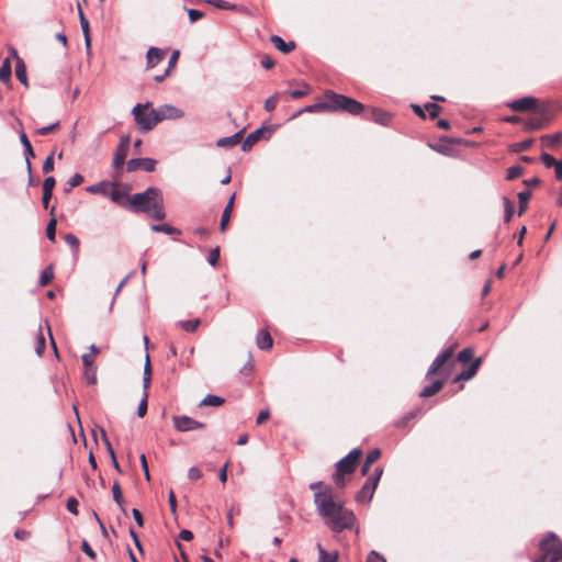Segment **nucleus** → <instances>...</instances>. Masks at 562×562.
<instances>
[{
    "label": "nucleus",
    "mask_w": 562,
    "mask_h": 562,
    "mask_svg": "<svg viewBox=\"0 0 562 562\" xmlns=\"http://www.w3.org/2000/svg\"><path fill=\"white\" fill-rule=\"evenodd\" d=\"M314 505L318 515L334 532L350 529L356 522L355 514L346 508L342 502L336 501L334 494L329 495L328 491L317 493L314 497Z\"/></svg>",
    "instance_id": "obj_1"
},
{
    "label": "nucleus",
    "mask_w": 562,
    "mask_h": 562,
    "mask_svg": "<svg viewBox=\"0 0 562 562\" xmlns=\"http://www.w3.org/2000/svg\"><path fill=\"white\" fill-rule=\"evenodd\" d=\"M130 205L133 211L147 213L156 220H164L166 216L161 193L156 188H148L145 192L133 194L130 198Z\"/></svg>",
    "instance_id": "obj_2"
},
{
    "label": "nucleus",
    "mask_w": 562,
    "mask_h": 562,
    "mask_svg": "<svg viewBox=\"0 0 562 562\" xmlns=\"http://www.w3.org/2000/svg\"><path fill=\"white\" fill-rule=\"evenodd\" d=\"M541 554L533 562H562V541L549 533L540 543Z\"/></svg>",
    "instance_id": "obj_3"
},
{
    "label": "nucleus",
    "mask_w": 562,
    "mask_h": 562,
    "mask_svg": "<svg viewBox=\"0 0 562 562\" xmlns=\"http://www.w3.org/2000/svg\"><path fill=\"white\" fill-rule=\"evenodd\" d=\"M361 456L362 451L359 448H356L337 462L336 473L334 474V482L339 487H344L346 485L345 474H350L356 470Z\"/></svg>",
    "instance_id": "obj_4"
},
{
    "label": "nucleus",
    "mask_w": 562,
    "mask_h": 562,
    "mask_svg": "<svg viewBox=\"0 0 562 562\" xmlns=\"http://www.w3.org/2000/svg\"><path fill=\"white\" fill-rule=\"evenodd\" d=\"M148 106L149 103L136 104L132 110V114L135 117L139 131L142 132H149L159 123L155 109H151L149 112H145V109Z\"/></svg>",
    "instance_id": "obj_5"
},
{
    "label": "nucleus",
    "mask_w": 562,
    "mask_h": 562,
    "mask_svg": "<svg viewBox=\"0 0 562 562\" xmlns=\"http://www.w3.org/2000/svg\"><path fill=\"white\" fill-rule=\"evenodd\" d=\"M382 473H383V469L378 467L375 470H374V473L373 475H371L367 481L366 483L363 484V486L361 487V490L357 493L356 495V501L358 503H370L373 495H374V492L378 487V484H379V481L382 476Z\"/></svg>",
    "instance_id": "obj_6"
},
{
    "label": "nucleus",
    "mask_w": 562,
    "mask_h": 562,
    "mask_svg": "<svg viewBox=\"0 0 562 562\" xmlns=\"http://www.w3.org/2000/svg\"><path fill=\"white\" fill-rule=\"evenodd\" d=\"M155 110L159 122L166 120H179L184 116L183 110L171 104H162Z\"/></svg>",
    "instance_id": "obj_7"
},
{
    "label": "nucleus",
    "mask_w": 562,
    "mask_h": 562,
    "mask_svg": "<svg viewBox=\"0 0 562 562\" xmlns=\"http://www.w3.org/2000/svg\"><path fill=\"white\" fill-rule=\"evenodd\" d=\"M173 426L179 431H190L194 429H201L204 427V424L189 416H173L172 417Z\"/></svg>",
    "instance_id": "obj_8"
},
{
    "label": "nucleus",
    "mask_w": 562,
    "mask_h": 562,
    "mask_svg": "<svg viewBox=\"0 0 562 562\" xmlns=\"http://www.w3.org/2000/svg\"><path fill=\"white\" fill-rule=\"evenodd\" d=\"M453 350H454V346H450L449 348H447L443 351H441L436 357L434 362L430 364V367H429V369L427 371V376L438 373L440 371V369L443 367V364L448 360H450V358L452 357Z\"/></svg>",
    "instance_id": "obj_9"
},
{
    "label": "nucleus",
    "mask_w": 562,
    "mask_h": 562,
    "mask_svg": "<svg viewBox=\"0 0 562 562\" xmlns=\"http://www.w3.org/2000/svg\"><path fill=\"white\" fill-rule=\"evenodd\" d=\"M157 161L153 158H134L127 161V171H136L142 168L147 172H151L156 168Z\"/></svg>",
    "instance_id": "obj_10"
},
{
    "label": "nucleus",
    "mask_w": 562,
    "mask_h": 562,
    "mask_svg": "<svg viewBox=\"0 0 562 562\" xmlns=\"http://www.w3.org/2000/svg\"><path fill=\"white\" fill-rule=\"evenodd\" d=\"M538 104V101L533 97H524L518 100H514L507 104L513 111L525 112L533 110Z\"/></svg>",
    "instance_id": "obj_11"
},
{
    "label": "nucleus",
    "mask_w": 562,
    "mask_h": 562,
    "mask_svg": "<svg viewBox=\"0 0 562 562\" xmlns=\"http://www.w3.org/2000/svg\"><path fill=\"white\" fill-rule=\"evenodd\" d=\"M325 97H326V101H323V104L327 105L329 108V109H325L324 110L325 112H336V111L342 110L344 102L341 99H346V95L337 94L331 91H327L325 93Z\"/></svg>",
    "instance_id": "obj_12"
},
{
    "label": "nucleus",
    "mask_w": 562,
    "mask_h": 562,
    "mask_svg": "<svg viewBox=\"0 0 562 562\" xmlns=\"http://www.w3.org/2000/svg\"><path fill=\"white\" fill-rule=\"evenodd\" d=\"M78 14H79V21H80V27L83 34L85 38V46L87 54H91V36H90V25L88 19L85 16L80 5L78 7Z\"/></svg>",
    "instance_id": "obj_13"
},
{
    "label": "nucleus",
    "mask_w": 562,
    "mask_h": 562,
    "mask_svg": "<svg viewBox=\"0 0 562 562\" xmlns=\"http://www.w3.org/2000/svg\"><path fill=\"white\" fill-rule=\"evenodd\" d=\"M341 100L344 102L341 111L348 112L352 115H358L363 111V104L356 101L355 99L346 97V99Z\"/></svg>",
    "instance_id": "obj_14"
},
{
    "label": "nucleus",
    "mask_w": 562,
    "mask_h": 562,
    "mask_svg": "<svg viewBox=\"0 0 562 562\" xmlns=\"http://www.w3.org/2000/svg\"><path fill=\"white\" fill-rule=\"evenodd\" d=\"M164 50L156 47H150L146 55L147 67L154 68L158 63H160L164 59Z\"/></svg>",
    "instance_id": "obj_15"
},
{
    "label": "nucleus",
    "mask_w": 562,
    "mask_h": 562,
    "mask_svg": "<svg viewBox=\"0 0 562 562\" xmlns=\"http://www.w3.org/2000/svg\"><path fill=\"white\" fill-rule=\"evenodd\" d=\"M480 364H481V358H476V359H474V360L472 361V363H471L470 368H468L467 370H464V371H462L461 373H459V374L453 379V381H454V382H458V381H461V380H470V379H472V378L475 375V373H476V371H477V369H479Z\"/></svg>",
    "instance_id": "obj_16"
},
{
    "label": "nucleus",
    "mask_w": 562,
    "mask_h": 562,
    "mask_svg": "<svg viewBox=\"0 0 562 562\" xmlns=\"http://www.w3.org/2000/svg\"><path fill=\"white\" fill-rule=\"evenodd\" d=\"M271 42L282 53L288 54L295 48L294 42H284L280 36L272 35Z\"/></svg>",
    "instance_id": "obj_17"
},
{
    "label": "nucleus",
    "mask_w": 562,
    "mask_h": 562,
    "mask_svg": "<svg viewBox=\"0 0 562 562\" xmlns=\"http://www.w3.org/2000/svg\"><path fill=\"white\" fill-rule=\"evenodd\" d=\"M256 344L259 349L267 350L273 345V340L268 331L261 330L257 335Z\"/></svg>",
    "instance_id": "obj_18"
},
{
    "label": "nucleus",
    "mask_w": 562,
    "mask_h": 562,
    "mask_svg": "<svg viewBox=\"0 0 562 562\" xmlns=\"http://www.w3.org/2000/svg\"><path fill=\"white\" fill-rule=\"evenodd\" d=\"M234 199H235V194H233L231 196L228 203L226 204V206H225V209L223 211L221 223H220V229L222 232H224L226 229V226H227V224L229 222L232 210H233V204H234Z\"/></svg>",
    "instance_id": "obj_19"
},
{
    "label": "nucleus",
    "mask_w": 562,
    "mask_h": 562,
    "mask_svg": "<svg viewBox=\"0 0 562 562\" xmlns=\"http://www.w3.org/2000/svg\"><path fill=\"white\" fill-rule=\"evenodd\" d=\"M15 76L23 86H29L26 77V66L22 58H18V63H15Z\"/></svg>",
    "instance_id": "obj_20"
},
{
    "label": "nucleus",
    "mask_w": 562,
    "mask_h": 562,
    "mask_svg": "<svg viewBox=\"0 0 562 562\" xmlns=\"http://www.w3.org/2000/svg\"><path fill=\"white\" fill-rule=\"evenodd\" d=\"M380 456L381 451L379 449H373L367 454L364 464L361 469L362 475H367L369 473L370 465L374 463L380 458Z\"/></svg>",
    "instance_id": "obj_21"
},
{
    "label": "nucleus",
    "mask_w": 562,
    "mask_h": 562,
    "mask_svg": "<svg viewBox=\"0 0 562 562\" xmlns=\"http://www.w3.org/2000/svg\"><path fill=\"white\" fill-rule=\"evenodd\" d=\"M112 496H113L114 502L121 508V510L125 512V502H124L121 486L117 481H115L112 485Z\"/></svg>",
    "instance_id": "obj_22"
},
{
    "label": "nucleus",
    "mask_w": 562,
    "mask_h": 562,
    "mask_svg": "<svg viewBox=\"0 0 562 562\" xmlns=\"http://www.w3.org/2000/svg\"><path fill=\"white\" fill-rule=\"evenodd\" d=\"M372 120L378 124L387 125L391 122V114L379 109H373Z\"/></svg>",
    "instance_id": "obj_23"
},
{
    "label": "nucleus",
    "mask_w": 562,
    "mask_h": 562,
    "mask_svg": "<svg viewBox=\"0 0 562 562\" xmlns=\"http://www.w3.org/2000/svg\"><path fill=\"white\" fill-rule=\"evenodd\" d=\"M318 549V562H337L338 553L337 552H327L322 548L321 544H317Z\"/></svg>",
    "instance_id": "obj_24"
},
{
    "label": "nucleus",
    "mask_w": 562,
    "mask_h": 562,
    "mask_svg": "<svg viewBox=\"0 0 562 562\" xmlns=\"http://www.w3.org/2000/svg\"><path fill=\"white\" fill-rule=\"evenodd\" d=\"M442 385H443L442 381H435L430 385L425 386L420 391V396H423V397L431 396V395L436 394L437 392H439L441 390Z\"/></svg>",
    "instance_id": "obj_25"
},
{
    "label": "nucleus",
    "mask_w": 562,
    "mask_h": 562,
    "mask_svg": "<svg viewBox=\"0 0 562 562\" xmlns=\"http://www.w3.org/2000/svg\"><path fill=\"white\" fill-rule=\"evenodd\" d=\"M151 379V366L148 353L145 357L144 364V376H143V389L148 390Z\"/></svg>",
    "instance_id": "obj_26"
},
{
    "label": "nucleus",
    "mask_w": 562,
    "mask_h": 562,
    "mask_svg": "<svg viewBox=\"0 0 562 562\" xmlns=\"http://www.w3.org/2000/svg\"><path fill=\"white\" fill-rule=\"evenodd\" d=\"M224 403V398L217 395H206L200 403L201 406H221Z\"/></svg>",
    "instance_id": "obj_27"
},
{
    "label": "nucleus",
    "mask_w": 562,
    "mask_h": 562,
    "mask_svg": "<svg viewBox=\"0 0 562 562\" xmlns=\"http://www.w3.org/2000/svg\"><path fill=\"white\" fill-rule=\"evenodd\" d=\"M260 135H261V128L259 130H256L255 132L250 133L246 139L244 140L243 145H241V148L243 150H247L248 148H250L255 143L258 142V139L260 138Z\"/></svg>",
    "instance_id": "obj_28"
},
{
    "label": "nucleus",
    "mask_w": 562,
    "mask_h": 562,
    "mask_svg": "<svg viewBox=\"0 0 562 562\" xmlns=\"http://www.w3.org/2000/svg\"><path fill=\"white\" fill-rule=\"evenodd\" d=\"M127 156V150L124 147H117L114 157H113V166L115 168H120L123 166L125 158Z\"/></svg>",
    "instance_id": "obj_29"
},
{
    "label": "nucleus",
    "mask_w": 562,
    "mask_h": 562,
    "mask_svg": "<svg viewBox=\"0 0 562 562\" xmlns=\"http://www.w3.org/2000/svg\"><path fill=\"white\" fill-rule=\"evenodd\" d=\"M200 323H201L200 318L189 319V321H180L179 326L186 331L193 333L198 329Z\"/></svg>",
    "instance_id": "obj_30"
},
{
    "label": "nucleus",
    "mask_w": 562,
    "mask_h": 562,
    "mask_svg": "<svg viewBox=\"0 0 562 562\" xmlns=\"http://www.w3.org/2000/svg\"><path fill=\"white\" fill-rule=\"evenodd\" d=\"M11 78V61L9 58L4 59L2 67L0 68V80L8 82Z\"/></svg>",
    "instance_id": "obj_31"
},
{
    "label": "nucleus",
    "mask_w": 562,
    "mask_h": 562,
    "mask_svg": "<svg viewBox=\"0 0 562 562\" xmlns=\"http://www.w3.org/2000/svg\"><path fill=\"white\" fill-rule=\"evenodd\" d=\"M239 142V134L236 133L233 136L222 137L217 140L218 147H233Z\"/></svg>",
    "instance_id": "obj_32"
},
{
    "label": "nucleus",
    "mask_w": 562,
    "mask_h": 562,
    "mask_svg": "<svg viewBox=\"0 0 562 562\" xmlns=\"http://www.w3.org/2000/svg\"><path fill=\"white\" fill-rule=\"evenodd\" d=\"M530 196H531L530 191H521L518 193V200H519L518 215H521L526 211Z\"/></svg>",
    "instance_id": "obj_33"
},
{
    "label": "nucleus",
    "mask_w": 562,
    "mask_h": 562,
    "mask_svg": "<svg viewBox=\"0 0 562 562\" xmlns=\"http://www.w3.org/2000/svg\"><path fill=\"white\" fill-rule=\"evenodd\" d=\"M325 109H329V108L327 105H324L323 102H318L315 104L307 105L304 109L300 110L297 113H295L293 115V117H295L296 115H299L303 112H307V113L325 112L324 111Z\"/></svg>",
    "instance_id": "obj_34"
},
{
    "label": "nucleus",
    "mask_w": 562,
    "mask_h": 562,
    "mask_svg": "<svg viewBox=\"0 0 562 562\" xmlns=\"http://www.w3.org/2000/svg\"><path fill=\"white\" fill-rule=\"evenodd\" d=\"M310 488L314 492V496L317 494V493H325L329 492V495H333V488L329 486V485H326L324 484L323 482L318 481V482H313L310 484Z\"/></svg>",
    "instance_id": "obj_35"
},
{
    "label": "nucleus",
    "mask_w": 562,
    "mask_h": 562,
    "mask_svg": "<svg viewBox=\"0 0 562 562\" xmlns=\"http://www.w3.org/2000/svg\"><path fill=\"white\" fill-rule=\"evenodd\" d=\"M562 139V134L544 135L541 137V142L546 146H557Z\"/></svg>",
    "instance_id": "obj_36"
},
{
    "label": "nucleus",
    "mask_w": 562,
    "mask_h": 562,
    "mask_svg": "<svg viewBox=\"0 0 562 562\" xmlns=\"http://www.w3.org/2000/svg\"><path fill=\"white\" fill-rule=\"evenodd\" d=\"M83 379L89 384L97 383V367L85 368L83 370Z\"/></svg>",
    "instance_id": "obj_37"
},
{
    "label": "nucleus",
    "mask_w": 562,
    "mask_h": 562,
    "mask_svg": "<svg viewBox=\"0 0 562 562\" xmlns=\"http://www.w3.org/2000/svg\"><path fill=\"white\" fill-rule=\"evenodd\" d=\"M206 3L209 4H212L214 7H216L217 9H221V10H235L236 9V5L233 4V3H229L225 0H205Z\"/></svg>",
    "instance_id": "obj_38"
},
{
    "label": "nucleus",
    "mask_w": 562,
    "mask_h": 562,
    "mask_svg": "<svg viewBox=\"0 0 562 562\" xmlns=\"http://www.w3.org/2000/svg\"><path fill=\"white\" fill-rule=\"evenodd\" d=\"M54 279V271L52 267L44 269L40 276V284L46 285Z\"/></svg>",
    "instance_id": "obj_39"
},
{
    "label": "nucleus",
    "mask_w": 562,
    "mask_h": 562,
    "mask_svg": "<svg viewBox=\"0 0 562 562\" xmlns=\"http://www.w3.org/2000/svg\"><path fill=\"white\" fill-rule=\"evenodd\" d=\"M56 224L57 220L52 217L46 226V236L50 241H55Z\"/></svg>",
    "instance_id": "obj_40"
},
{
    "label": "nucleus",
    "mask_w": 562,
    "mask_h": 562,
    "mask_svg": "<svg viewBox=\"0 0 562 562\" xmlns=\"http://www.w3.org/2000/svg\"><path fill=\"white\" fill-rule=\"evenodd\" d=\"M308 93H310V86L307 83H305V82H302V89L291 90L290 91V95L293 99L303 98V97L307 95Z\"/></svg>",
    "instance_id": "obj_41"
},
{
    "label": "nucleus",
    "mask_w": 562,
    "mask_h": 562,
    "mask_svg": "<svg viewBox=\"0 0 562 562\" xmlns=\"http://www.w3.org/2000/svg\"><path fill=\"white\" fill-rule=\"evenodd\" d=\"M147 398H148V391L144 390L143 398L140 400L138 407H137V415L139 417H144L147 412Z\"/></svg>",
    "instance_id": "obj_42"
},
{
    "label": "nucleus",
    "mask_w": 562,
    "mask_h": 562,
    "mask_svg": "<svg viewBox=\"0 0 562 562\" xmlns=\"http://www.w3.org/2000/svg\"><path fill=\"white\" fill-rule=\"evenodd\" d=\"M45 349V337L42 331L38 333L35 341V352L37 356H42Z\"/></svg>",
    "instance_id": "obj_43"
},
{
    "label": "nucleus",
    "mask_w": 562,
    "mask_h": 562,
    "mask_svg": "<svg viewBox=\"0 0 562 562\" xmlns=\"http://www.w3.org/2000/svg\"><path fill=\"white\" fill-rule=\"evenodd\" d=\"M540 158L547 168L554 167L557 170V164H559V160H555L551 155L547 153H543Z\"/></svg>",
    "instance_id": "obj_44"
},
{
    "label": "nucleus",
    "mask_w": 562,
    "mask_h": 562,
    "mask_svg": "<svg viewBox=\"0 0 562 562\" xmlns=\"http://www.w3.org/2000/svg\"><path fill=\"white\" fill-rule=\"evenodd\" d=\"M473 357V351L472 349L470 348H464L463 350H461L458 355V360L460 362H463V363H467L468 361H470Z\"/></svg>",
    "instance_id": "obj_45"
},
{
    "label": "nucleus",
    "mask_w": 562,
    "mask_h": 562,
    "mask_svg": "<svg viewBox=\"0 0 562 562\" xmlns=\"http://www.w3.org/2000/svg\"><path fill=\"white\" fill-rule=\"evenodd\" d=\"M504 205H505V222H509L514 214V205L507 198H504Z\"/></svg>",
    "instance_id": "obj_46"
},
{
    "label": "nucleus",
    "mask_w": 562,
    "mask_h": 562,
    "mask_svg": "<svg viewBox=\"0 0 562 562\" xmlns=\"http://www.w3.org/2000/svg\"><path fill=\"white\" fill-rule=\"evenodd\" d=\"M425 109L428 111L431 119L437 117L441 111V108L436 103H427L425 104Z\"/></svg>",
    "instance_id": "obj_47"
},
{
    "label": "nucleus",
    "mask_w": 562,
    "mask_h": 562,
    "mask_svg": "<svg viewBox=\"0 0 562 562\" xmlns=\"http://www.w3.org/2000/svg\"><path fill=\"white\" fill-rule=\"evenodd\" d=\"M151 229L154 232H157V233H165V234H172L176 232V229L173 227H171L170 225L168 224H162V225H153L151 226Z\"/></svg>",
    "instance_id": "obj_48"
},
{
    "label": "nucleus",
    "mask_w": 562,
    "mask_h": 562,
    "mask_svg": "<svg viewBox=\"0 0 562 562\" xmlns=\"http://www.w3.org/2000/svg\"><path fill=\"white\" fill-rule=\"evenodd\" d=\"M278 104V95L273 94L265 101V110L268 112L273 111Z\"/></svg>",
    "instance_id": "obj_49"
},
{
    "label": "nucleus",
    "mask_w": 562,
    "mask_h": 562,
    "mask_svg": "<svg viewBox=\"0 0 562 562\" xmlns=\"http://www.w3.org/2000/svg\"><path fill=\"white\" fill-rule=\"evenodd\" d=\"M101 438H102V441H103V443H104V446L106 448V451H108L110 458L114 459L115 452H114V450H113V448H112V446H111V443H110V441H109V439L106 437V434H105V431L103 429H101Z\"/></svg>",
    "instance_id": "obj_50"
},
{
    "label": "nucleus",
    "mask_w": 562,
    "mask_h": 562,
    "mask_svg": "<svg viewBox=\"0 0 562 562\" xmlns=\"http://www.w3.org/2000/svg\"><path fill=\"white\" fill-rule=\"evenodd\" d=\"M367 562H386V560L382 554L372 550L368 554Z\"/></svg>",
    "instance_id": "obj_51"
},
{
    "label": "nucleus",
    "mask_w": 562,
    "mask_h": 562,
    "mask_svg": "<svg viewBox=\"0 0 562 562\" xmlns=\"http://www.w3.org/2000/svg\"><path fill=\"white\" fill-rule=\"evenodd\" d=\"M522 173V168L519 166H513L507 170V178L513 180L518 178Z\"/></svg>",
    "instance_id": "obj_52"
},
{
    "label": "nucleus",
    "mask_w": 562,
    "mask_h": 562,
    "mask_svg": "<svg viewBox=\"0 0 562 562\" xmlns=\"http://www.w3.org/2000/svg\"><path fill=\"white\" fill-rule=\"evenodd\" d=\"M220 259V249L218 248H214L210 251L209 254V258H207V261L209 263L214 267L216 266L217 261Z\"/></svg>",
    "instance_id": "obj_53"
},
{
    "label": "nucleus",
    "mask_w": 562,
    "mask_h": 562,
    "mask_svg": "<svg viewBox=\"0 0 562 562\" xmlns=\"http://www.w3.org/2000/svg\"><path fill=\"white\" fill-rule=\"evenodd\" d=\"M83 182V177L80 173H75L69 180L68 186L69 189H72L75 187H78Z\"/></svg>",
    "instance_id": "obj_54"
},
{
    "label": "nucleus",
    "mask_w": 562,
    "mask_h": 562,
    "mask_svg": "<svg viewBox=\"0 0 562 562\" xmlns=\"http://www.w3.org/2000/svg\"><path fill=\"white\" fill-rule=\"evenodd\" d=\"M188 477L191 481H196L202 477V472L198 467H192L188 471Z\"/></svg>",
    "instance_id": "obj_55"
},
{
    "label": "nucleus",
    "mask_w": 562,
    "mask_h": 562,
    "mask_svg": "<svg viewBox=\"0 0 562 562\" xmlns=\"http://www.w3.org/2000/svg\"><path fill=\"white\" fill-rule=\"evenodd\" d=\"M55 179L53 177H47L44 182H43V191L44 192H52L53 193V190H54V187H55Z\"/></svg>",
    "instance_id": "obj_56"
},
{
    "label": "nucleus",
    "mask_w": 562,
    "mask_h": 562,
    "mask_svg": "<svg viewBox=\"0 0 562 562\" xmlns=\"http://www.w3.org/2000/svg\"><path fill=\"white\" fill-rule=\"evenodd\" d=\"M66 506H67V509L72 515H78V501L76 498H74V497L68 498Z\"/></svg>",
    "instance_id": "obj_57"
},
{
    "label": "nucleus",
    "mask_w": 562,
    "mask_h": 562,
    "mask_svg": "<svg viewBox=\"0 0 562 562\" xmlns=\"http://www.w3.org/2000/svg\"><path fill=\"white\" fill-rule=\"evenodd\" d=\"M58 126H59V122H55V123H53L50 125L43 126V127L38 128L36 131V133L40 134V135H46V134L55 131Z\"/></svg>",
    "instance_id": "obj_58"
},
{
    "label": "nucleus",
    "mask_w": 562,
    "mask_h": 562,
    "mask_svg": "<svg viewBox=\"0 0 562 562\" xmlns=\"http://www.w3.org/2000/svg\"><path fill=\"white\" fill-rule=\"evenodd\" d=\"M65 241L75 249H78L79 247V239L74 234H67L65 236Z\"/></svg>",
    "instance_id": "obj_59"
},
{
    "label": "nucleus",
    "mask_w": 562,
    "mask_h": 562,
    "mask_svg": "<svg viewBox=\"0 0 562 562\" xmlns=\"http://www.w3.org/2000/svg\"><path fill=\"white\" fill-rule=\"evenodd\" d=\"M188 15H189L190 22L194 23V22H196L199 19H201L203 16V12L199 11V10H195V9H189L188 10Z\"/></svg>",
    "instance_id": "obj_60"
},
{
    "label": "nucleus",
    "mask_w": 562,
    "mask_h": 562,
    "mask_svg": "<svg viewBox=\"0 0 562 562\" xmlns=\"http://www.w3.org/2000/svg\"><path fill=\"white\" fill-rule=\"evenodd\" d=\"M54 169V159L53 154L47 156L43 164V171L44 172H50Z\"/></svg>",
    "instance_id": "obj_61"
},
{
    "label": "nucleus",
    "mask_w": 562,
    "mask_h": 562,
    "mask_svg": "<svg viewBox=\"0 0 562 562\" xmlns=\"http://www.w3.org/2000/svg\"><path fill=\"white\" fill-rule=\"evenodd\" d=\"M81 548H82V551L91 559H94L95 558V552L94 550L90 547V544L88 543V541L83 540L82 541V544H81Z\"/></svg>",
    "instance_id": "obj_62"
},
{
    "label": "nucleus",
    "mask_w": 562,
    "mask_h": 562,
    "mask_svg": "<svg viewBox=\"0 0 562 562\" xmlns=\"http://www.w3.org/2000/svg\"><path fill=\"white\" fill-rule=\"evenodd\" d=\"M81 359L85 368L95 367L94 357H92V355L83 353Z\"/></svg>",
    "instance_id": "obj_63"
},
{
    "label": "nucleus",
    "mask_w": 562,
    "mask_h": 562,
    "mask_svg": "<svg viewBox=\"0 0 562 562\" xmlns=\"http://www.w3.org/2000/svg\"><path fill=\"white\" fill-rule=\"evenodd\" d=\"M87 191L90 193H93V194L102 193V194L106 195V192L103 190L102 184H100V183L92 184V186L88 187Z\"/></svg>",
    "instance_id": "obj_64"
}]
</instances>
